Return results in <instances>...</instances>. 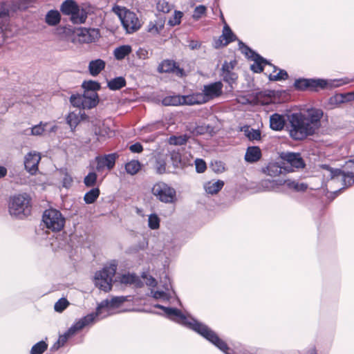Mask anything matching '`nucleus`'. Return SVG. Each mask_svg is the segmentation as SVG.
Returning a JSON list of instances; mask_svg holds the SVG:
<instances>
[{
	"instance_id": "59",
	"label": "nucleus",
	"mask_w": 354,
	"mask_h": 354,
	"mask_svg": "<svg viewBox=\"0 0 354 354\" xmlns=\"http://www.w3.org/2000/svg\"><path fill=\"white\" fill-rule=\"evenodd\" d=\"M129 149L133 153H141L143 151V147L140 142H136L131 145Z\"/></svg>"
},
{
	"instance_id": "55",
	"label": "nucleus",
	"mask_w": 354,
	"mask_h": 354,
	"mask_svg": "<svg viewBox=\"0 0 354 354\" xmlns=\"http://www.w3.org/2000/svg\"><path fill=\"white\" fill-rule=\"evenodd\" d=\"M45 126H46V124L42 126L41 123H40L39 124L34 126L32 128V129H31V134L34 135V136H40V135H41L44 132V131H45V129H44Z\"/></svg>"
},
{
	"instance_id": "32",
	"label": "nucleus",
	"mask_w": 354,
	"mask_h": 354,
	"mask_svg": "<svg viewBox=\"0 0 354 354\" xmlns=\"http://www.w3.org/2000/svg\"><path fill=\"white\" fill-rule=\"evenodd\" d=\"M120 281L124 284H134L137 287H141L142 285L139 277L134 274H123L120 279Z\"/></svg>"
},
{
	"instance_id": "50",
	"label": "nucleus",
	"mask_w": 354,
	"mask_h": 354,
	"mask_svg": "<svg viewBox=\"0 0 354 354\" xmlns=\"http://www.w3.org/2000/svg\"><path fill=\"white\" fill-rule=\"evenodd\" d=\"M207 11V8L203 5H199L196 6L194 10V14L192 15V17L195 20H198L201 19L203 15H205Z\"/></svg>"
},
{
	"instance_id": "51",
	"label": "nucleus",
	"mask_w": 354,
	"mask_h": 354,
	"mask_svg": "<svg viewBox=\"0 0 354 354\" xmlns=\"http://www.w3.org/2000/svg\"><path fill=\"white\" fill-rule=\"evenodd\" d=\"M68 305L69 302L66 299L61 298L55 303L54 308L55 311L61 313L64 310Z\"/></svg>"
},
{
	"instance_id": "57",
	"label": "nucleus",
	"mask_w": 354,
	"mask_h": 354,
	"mask_svg": "<svg viewBox=\"0 0 354 354\" xmlns=\"http://www.w3.org/2000/svg\"><path fill=\"white\" fill-rule=\"evenodd\" d=\"M212 167L216 173H222L225 171V165L221 161H216L214 163H212Z\"/></svg>"
},
{
	"instance_id": "36",
	"label": "nucleus",
	"mask_w": 354,
	"mask_h": 354,
	"mask_svg": "<svg viewBox=\"0 0 354 354\" xmlns=\"http://www.w3.org/2000/svg\"><path fill=\"white\" fill-rule=\"evenodd\" d=\"M126 86V80L123 77H118L108 82V87L112 91L119 90Z\"/></svg>"
},
{
	"instance_id": "19",
	"label": "nucleus",
	"mask_w": 354,
	"mask_h": 354,
	"mask_svg": "<svg viewBox=\"0 0 354 354\" xmlns=\"http://www.w3.org/2000/svg\"><path fill=\"white\" fill-rule=\"evenodd\" d=\"M41 160V156L39 153H28L24 160V166L26 169L31 174H35L38 170V164Z\"/></svg>"
},
{
	"instance_id": "26",
	"label": "nucleus",
	"mask_w": 354,
	"mask_h": 354,
	"mask_svg": "<svg viewBox=\"0 0 354 354\" xmlns=\"http://www.w3.org/2000/svg\"><path fill=\"white\" fill-rule=\"evenodd\" d=\"M351 101H354V91L346 93L336 94L329 99V102L331 104H339Z\"/></svg>"
},
{
	"instance_id": "6",
	"label": "nucleus",
	"mask_w": 354,
	"mask_h": 354,
	"mask_svg": "<svg viewBox=\"0 0 354 354\" xmlns=\"http://www.w3.org/2000/svg\"><path fill=\"white\" fill-rule=\"evenodd\" d=\"M151 194L162 203L174 204L177 201L176 189L163 181H158L151 187Z\"/></svg>"
},
{
	"instance_id": "8",
	"label": "nucleus",
	"mask_w": 354,
	"mask_h": 354,
	"mask_svg": "<svg viewBox=\"0 0 354 354\" xmlns=\"http://www.w3.org/2000/svg\"><path fill=\"white\" fill-rule=\"evenodd\" d=\"M45 226L53 232L61 231L65 224V218L62 213L55 209H46L42 216Z\"/></svg>"
},
{
	"instance_id": "18",
	"label": "nucleus",
	"mask_w": 354,
	"mask_h": 354,
	"mask_svg": "<svg viewBox=\"0 0 354 354\" xmlns=\"http://www.w3.org/2000/svg\"><path fill=\"white\" fill-rule=\"evenodd\" d=\"M98 313L88 314L82 319H80L78 322H77L73 326H71L65 333L68 335L69 337L75 335L77 331L82 330L85 326L92 323L95 317L97 316Z\"/></svg>"
},
{
	"instance_id": "21",
	"label": "nucleus",
	"mask_w": 354,
	"mask_h": 354,
	"mask_svg": "<svg viewBox=\"0 0 354 354\" xmlns=\"http://www.w3.org/2000/svg\"><path fill=\"white\" fill-rule=\"evenodd\" d=\"M262 158V152L259 147L251 146L246 149L245 160L249 163L257 162Z\"/></svg>"
},
{
	"instance_id": "5",
	"label": "nucleus",
	"mask_w": 354,
	"mask_h": 354,
	"mask_svg": "<svg viewBox=\"0 0 354 354\" xmlns=\"http://www.w3.org/2000/svg\"><path fill=\"white\" fill-rule=\"evenodd\" d=\"M329 174L328 178L330 180L342 181L345 187H350L354 184V160L346 162L342 169H333L329 166H325Z\"/></svg>"
},
{
	"instance_id": "15",
	"label": "nucleus",
	"mask_w": 354,
	"mask_h": 354,
	"mask_svg": "<svg viewBox=\"0 0 354 354\" xmlns=\"http://www.w3.org/2000/svg\"><path fill=\"white\" fill-rule=\"evenodd\" d=\"M223 84L221 82H216L204 86L203 90V95L204 99L207 100V102L209 100L219 97L222 94Z\"/></svg>"
},
{
	"instance_id": "40",
	"label": "nucleus",
	"mask_w": 354,
	"mask_h": 354,
	"mask_svg": "<svg viewBox=\"0 0 354 354\" xmlns=\"http://www.w3.org/2000/svg\"><path fill=\"white\" fill-rule=\"evenodd\" d=\"M141 168L140 163L138 160H131L125 165L126 171L131 174L134 175L137 174Z\"/></svg>"
},
{
	"instance_id": "7",
	"label": "nucleus",
	"mask_w": 354,
	"mask_h": 354,
	"mask_svg": "<svg viewBox=\"0 0 354 354\" xmlns=\"http://www.w3.org/2000/svg\"><path fill=\"white\" fill-rule=\"evenodd\" d=\"M116 270V265L111 264L96 272L94 277L95 286L104 292L111 291L113 287V278L115 274Z\"/></svg>"
},
{
	"instance_id": "44",
	"label": "nucleus",
	"mask_w": 354,
	"mask_h": 354,
	"mask_svg": "<svg viewBox=\"0 0 354 354\" xmlns=\"http://www.w3.org/2000/svg\"><path fill=\"white\" fill-rule=\"evenodd\" d=\"M245 134L247 136V138L251 141L260 140L261 138V131L259 129H249L248 128V129L245 131Z\"/></svg>"
},
{
	"instance_id": "1",
	"label": "nucleus",
	"mask_w": 354,
	"mask_h": 354,
	"mask_svg": "<svg viewBox=\"0 0 354 354\" xmlns=\"http://www.w3.org/2000/svg\"><path fill=\"white\" fill-rule=\"evenodd\" d=\"M323 111L313 109L307 113H293L288 115L286 129L290 137L295 141H301L314 135L320 127Z\"/></svg>"
},
{
	"instance_id": "45",
	"label": "nucleus",
	"mask_w": 354,
	"mask_h": 354,
	"mask_svg": "<svg viewBox=\"0 0 354 354\" xmlns=\"http://www.w3.org/2000/svg\"><path fill=\"white\" fill-rule=\"evenodd\" d=\"M160 218L156 214H151L149 216L148 225L151 230H157L160 227Z\"/></svg>"
},
{
	"instance_id": "53",
	"label": "nucleus",
	"mask_w": 354,
	"mask_h": 354,
	"mask_svg": "<svg viewBox=\"0 0 354 354\" xmlns=\"http://www.w3.org/2000/svg\"><path fill=\"white\" fill-rule=\"evenodd\" d=\"M196 170L198 173H203L207 169V165L204 160L197 158L195 160Z\"/></svg>"
},
{
	"instance_id": "30",
	"label": "nucleus",
	"mask_w": 354,
	"mask_h": 354,
	"mask_svg": "<svg viewBox=\"0 0 354 354\" xmlns=\"http://www.w3.org/2000/svg\"><path fill=\"white\" fill-rule=\"evenodd\" d=\"M224 186V182L221 180H218L216 182H208L205 185V189L207 193L210 194H216L220 192Z\"/></svg>"
},
{
	"instance_id": "38",
	"label": "nucleus",
	"mask_w": 354,
	"mask_h": 354,
	"mask_svg": "<svg viewBox=\"0 0 354 354\" xmlns=\"http://www.w3.org/2000/svg\"><path fill=\"white\" fill-rule=\"evenodd\" d=\"M170 159L174 167H181L183 166L182 155L179 150H173L169 152Z\"/></svg>"
},
{
	"instance_id": "34",
	"label": "nucleus",
	"mask_w": 354,
	"mask_h": 354,
	"mask_svg": "<svg viewBox=\"0 0 354 354\" xmlns=\"http://www.w3.org/2000/svg\"><path fill=\"white\" fill-rule=\"evenodd\" d=\"M183 95L167 96L163 98L162 102L165 106H179L184 105L183 103Z\"/></svg>"
},
{
	"instance_id": "35",
	"label": "nucleus",
	"mask_w": 354,
	"mask_h": 354,
	"mask_svg": "<svg viewBox=\"0 0 354 354\" xmlns=\"http://www.w3.org/2000/svg\"><path fill=\"white\" fill-rule=\"evenodd\" d=\"M100 194V191L98 187L93 188L84 194V201L86 204H92L95 202Z\"/></svg>"
},
{
	"instance_id": "12",
	"label": "nucleus",
	"mask_w": 354,
	"mask_h": 354,
	"mask_svg": "<svg viewBox=\"0 0 354 354\" xmlns=\"http://www.w3.org/2000/svg\"><path fill=\"white\" fill-rule=\"evenodd\" d=\"M327 84L324 80L299 78L295 81L294 87L297 91H318L325 88Z\"/></svg>"
},
{
	"instance_id": "39",
	"label": "nucleus",
	"mask_w": 354,
	"mask_h": 354,
	"mask_svg": "<svg viewBox=\"0 0 354 354\" xmlns=\"http://www.w3.org/2000/svg\"><path fill=\"white\" fill-rule=\"evenodd\" d=\"M286 183L288 188L296 192H305L308 189V185L304 183L288 180L286 181Z\"/></svg>"
},
{
	"instance_id": "43",
	"label": "nucleus",
	"mask_w": 354,
	"mask_h": 354,
	"mask_svg": "<svg viewBox=\"0 0 354 354\" xmlns=\"http://www.w3.org/2000/svg\"><path fill=\"white\" fill-rule=\"evenodd\" d=\"M84 88V91L90 92V93H96V91L100 88V85L98 82L90 80L88 82H84L82 84Z\"/></svg>"
},
{
	"instance_id": "14",
	"label": "nucleus",
	"mask_w": 354,
	"mask_h": 354,
	"mask_svg": "<svg viewBox=\"0 0 354 354\" xmlns=\"http://www.w3.org/2000/svg\"><path fill=\"white\" fill-rule=\"evenodd\" d=\"M157 71L159 73H175L177 76L185 75L184 69L180 68L177 62L172 59H164L158 65Z\"/></svg>"
},
{
	"instance_id": "46",
	"label": "nucleus",
	"mask_w": 354,
	"mask_h": 354,
	"mask_svg": "<svg viewBox=\"0 0 354 354\" xmlns=\"http://www.w3.org/2000/svg\"><path fill=\"white\" fill-rule=\"evenodd\" d=\"M97 175L95 172H89L84 179V183L87 187H93L97 182Z\"/></svg>"
},
{
	"instance_id": "9",
	"label": "nucleus",
	"mask_w": 354,
	"mask_h": 354,
	"mask_svg": "<svg viewBox=\"0 0 354 354\" xmlns=\"http://www.w3.org/2000/svg\"><path fill=\"white\" fill-rule=\"evenodd\" d=\"M284 173H290L295 169H303L306 164L299 153L281 152L279 155Z\"/></svg>"
},
{
	"instance_id": "28",
	"label": "nucleus",
	"mask_w": 354,
	"mask_h": 354,
	"mask_svg": "<svg viewBox=\"0 0 354 354\" xmlns=\"http://www.w3.org/2000/svg\"><path fill=\"white\" fill-rule=\"evenodd\" d=\"M164 27L165 21L159 19L153 21H149L147 27V32L153 36H156L160 34Z\"/></svg>"
},
{
	"instance_id": "27",
	"label": "nucleus",
	"mask_w": 354,
	"mask_h": 354,
	"mask_svg": "<svg viewBox=\"0 0 354 354\" xmlns=\"http://www.w3.org/2000/svg\"><path fill=\"white\" fill-rule=\"evenodd\" d=\"M105 66V62L101 59L92 60L88 64L89 73L93 77L97 76L104 69Z\"/></svg>"
},
{
	"instance_id": "24",
	"label": "nucleus",
	"mask_w": 354,
	"mask_h": 354,
	"mask_svg": "<svg viewBox=\"0 0 354 354\" xmlns=\"http://www.w3.org/2000/svg\"><path fill=\"white\" fill-rule=\"evenodd\" d=\"M126 298L124 297H113L111 299H105L103 300L98 306L97 310H99L101 308H118L120 307L124 301H126Z\"/></svg>"
},
{
	"instance_id": "58",
	"label": "nucleus",
	"mask_w": 354,
	"mask_h": 354,
	"mask_svg": "<svg viewBox=\"0 0 354 354\" xmlns=\"http://www.w3.org/2000/svg\"><path fill=\"white\" fill-rule=\"evenodd\" d=\"M167 164L165 160L157 161L156 172L159 174H162L166 172Z\"/></svg>"
},
{
	"instance_id": "25",
	"label": "nucleus",
	"mask_w": 354,
	"mask_h": 354,
	"mask_svg": "<svg viewBox=\"0 0 354 354\" xmlns=\"http://www.w3.org/2000/svg\"><path fill=\"white\" fill-rule=\"evenodd\" d=\"M286 125L285 118L283 115L274 113L270 117V127L274 131H281Z\"/></svg>"
},
{
	"instance_id": "42",
	"label": "nucleus",
	"mask_w": 354,
	"mask_h": 354,
	"mask_svg": "<svg viewBox=\"0 0 354 354\" xmlns=\"http://www.w3.org/2000/svg\"><path fill=\"white\" fill-rule=\"evenodd\" d=\"M222 76L223 81L230 86L236 83L238 79V75L233 71L222 72Z\"/></svg>"
},
{
	"instance_id": "20",
	"label": "nucleus",
	"mask_w": 354,
	"mask_h": 354,
	"mask_svg": "<svg viewBox=\"0 0 354 354\" xmlns=\"http://www.w3.org/2000/svg\"><path fill=\"white\" fill-rule=\"evenodd\" d=\"M261 171L264 174L272 177H276L279 176L281 174L284 173L281 162H280V163L277 162H270L266 167L262 168Z\"/></svg>"
},
{
	"instance_id": "33",
	"label": "nucleus",
	"mask_w": 354,
	"mask_h": 354,
	"mask_svg": "<svg viewBox=\"0 0 354 354\" xmlns=\"http://www.w3.org/2000/svg\"><path fill=\"white\" fill-rule=\"evenodd\" d=\"M131 53V47L129 45H123L116 48L113 54L116 59L122 60Z\"/></svg>"
},
{
	"instance_id": "48",
	"label": "nucleus",
	"mask_w": 354,
	"mask_h": 354,
	"mask_svg": "<svg viewBox=\"0 0 354 354\" xmlns=\"http://www.w3.org/2000/svg\"><path fill=\"white\" fill-rule=\"evenodd\" d=\"M66 121L71 129H75L80 122L79 116L75 113L71 112L66 117Z\"/></svg>"
},
{
	"instance_id": "62",
	"label": "nucleus",
	"mask_w": 354,
	"mask_h": 354,
	"mask_svg": "<svg viewBox=\"0 0 354 354\" xmlns=\"http://www.w3.org/2000/svg\"><path fill=\"white\" fill-rule=\"evenodd\" d=\"M7 169L3 166H0V178L5 177L7 175Z\"/></svg>"
},
{
	"instance_id": "63",
	"label": "nucleus",
	"mask_w": 354,
	"mask_h": 354,
	"mask_svg": "<svg viewBox=\"0 0 354 354\" xmlns=\"http://www.w3.org/2000/svg\"><path fill=\"white\" fill-rule=\"evenodd\" d=\"M149 286H156V281L154 278H153L152 277H150V279H149Z\"/></svg>"
},
{
	"instance_id": "61",
	"label": "nucleus",
	"mask_w": 354,
	"mask_h": 354,
	"mask_svg": "<svg viewBox=\"0 0 354 354\" xmlns=\"http://www.w3.org/2000/svg\"><path fill=\"white\" fill-rule=\"evenodd\" d=\"M165 296V292L164 291L157 290L153 293V297L156 299L162 298Z\"/></svg>"
},
{
	"instance_id": "47",
	"label": "nucleus",
	"mask_w": 354,
	"mask_h": 354,
	"mask_svg": "<svg viewBox=\"0 0 354 354\" xmlns=\"http://www.w3.org/2000/svg\"><path fill=\"white\" fill-rule=\"evenodd\" d=\"M83 95H72L70 97V102L73 106L84 109Z\"/></svg>"
},
{
	"instance_id": "13",
	"label": "nucleus",
	"mask_w": 354,
	"mask_h": 354,
	"mask_svg": "<svg viewBox=\"0 0 354 354\" xmlns=\"http://www.w3.org/2000/svg\"><path fill=\"white\" fill-rule=\"evenodd\" d=\"M236 39V35L233 32L229 25L225 22L222 34L218 38L214 39L213 46L215 48L219 49L227 46Z\"/></svg>"
},
{
	"instance_id": "64",
	"label": "nucleus",
	"mask_w": 354,
	"mask_h": 354,
	"mask_svg": "<svg viewBox=\"0 0 354 354\" xmlns=\"http://www.w3.org/2000/svg\"><path fill=\"white\" fill-rule=\"evenodd\" d=\"M82 41H84V42H86V43H89V42H91V41H92V39L88 37V38H86V39H84L82 40Z\"/></svg>"
},
{
	"instance_id": "49",
	"label": "nucleus",
	"mask_w": 354,
	"mask_h": 354,
	"mask_svg": "<svg viewBox=\"0 0 354 354\" xmlns=\"http://www.w3.org/2000/svg\"><path fill=\"white\" fill-rule=\"evenodd\" d=\"M239 46L241 53L245 54L248 59H250L257 54L255 51L252 50L249 46L241 41L239 42Z\"/></svg>"
},
{
	"instance_id": "56",
	"label": "nucleus",
	"mask_w": 354,
	"mask_h": 354,
	"mask_svg": "<svg viewBox=\"0 0 354 354\" xmlns=\"http://www.w3.org/2000/svg\"><path fill=\"white\" fill-rule=\"evenodd\" d=\"M236 62L235 60L227 62H225L222 66V72L232 71Z\"/></svg>"
},
{
	"instance_id": "54",
	"label": "nucleus",
	"mask_w": 354,
	"mask_h": 354,
	"mask_svg": "<svg viewBox=\"0 0 354 354\" xmlns=\"http://www.w3.org/2000/svg\"><path fill=\"white\" fill-rule=\"evenodd\" d=\"M157 8L160 12L168 13L171 10V5L165 1H160L157 3Z\"/></svg>"
},
{
	"instance_id": "10",
	"label": "nucleus",
	"mask_w": 354,
	"mask_h": 354,
	"mask_svg": "<svg viewBox=\"0 0 354 354\" xmlns=\"http://www.w3.org/2000/svg\"><path fill=\"white\" fill-rule=\"evenodd\" d=\"M60 10L63 15H71L73 24H83L87 17L83 10L80 12L79 6L74 0H65L60 6Z\"/></svg>"
},
{
	"instance_id": "17",
	"label": "nucleus",
	"mask_w": 354,
	"mask_h": 354,
	"mask_svg": "<svg viewBox=\"0 0 354 354\" xmlns=\"http://www.w3.org/2000/svg\"><path fill=\"white\" fill-rule=\"evenodd\" d=\"M269 68L267 69L265 75L268 76L271 82L286 80L288 78V74L283 69H279L276 66L269 62L268 64Z\"/></svg>"
},
{
	"instance_id": "41",
	"label": "nucleus",
	"mask_w": 354,
	"mask_h": 354,
	"mask_svg": "<svg viewBox=\"0 0 354 354\" xmlns=\"http://www.w3.org/2000/svg\"><path fill=\"white\" fill-rule=\"evenodd\" d=\"M48 348V344L44 341H40L32 346L30 354H42Z\"/></svg>"
},
{
	"instance_id": "60",
	"label": "nucleus",
	"mask_w": 354,
	"mask_h": 354,
	"mask_svg": "<svg viewBox=\"0 0 354 354\" xmlns=\"http://www.w3.org/2000/svg\"><path fill=\"white\" fill-rule=\"evenodd\" d=\"M68 338H69V337L66 333H64V335H59L58 341H57V344H59L58 346H64V344L68 339Z\"/></svg>"
},
{
	"instance_id": "2",
	"label": "nucleus",
	"mask_w": 354,
	"mask_h": 354,
	"mask_svg": "<svg viewBox=\"0 0 354 354\" xmlns=\"http://www.w3.org/2000/svg\"><path fill=\"white\" fill-rule=\"evenodd\" d=\"M156 307L162 309L167 317L171 320L186 326L197 332L225 354H232L230 353V349L227 343L221 339L218 335L207 326L195 319L189 320L179 309L165 307L161 305H157Z\"/></svg>"
},
{
	"instance_id": "31",
	"label": "nucleus",
	"mask_w": 354,
	"mask_h": 354,
	"mask_svg": "<svg viewBox=\"0 0 354 354\" xmlns=\"http://www.w3.org/2000/svg\"><path fill=\"white\" fill-rule=\"evenodd\" d=\"M46 23L49 26H56L61 20V15L57 10H51L46 15Z\"/></svg>"
},
{
	"instance_id": "16",
	"label": "nucleus",
	"mask_w": 354,
	"mask_h": 354,
	"mask_svg": "<svg viewBox=\"0 0 354 354\" xmlns=\"http://www.w3.org/2000/svg\"><path fill=\"white\" fill-rule=\"evenodd\" d=\"M117 157L118 156L115 153L97 156L95 159L97 164L96 170L97 171H101L106 167L109 170L112 169L115 166Z\"/></svg>"
},
{
	"instance_id": "23",
	"label": "nucleus",
	"mask_w": 354,
	"mask_h": 354,
	"mask_svg": "<svg viewBox=\"0 0 354 354\" xmlns=\"http://www.w3.org/2000/svg\"><path fill=\"white\" fill-rule=\"evenodd\" d=\"M202 93H195L191 95H183V103L184 105L201 104L207 102V100L204 99Z\"/></svg>"
},
{
	"instance_id": "22",
	"label": "nucleus",
	"mask_w": 354,
	"mask_h": 354,
	"mask_svg": "<svg viewBox=\"0 0 354 354\" xmlns=\"http://www.w3.org/2000/svg\"><path fill=\"white\" fill-rule=\"evenodd\" d=\"M250 59L252 60L254 63L251 64L250 69L254 73H261L263 71L264 67L268 66L269 62L261 57L259 54L255 55L254 57H251Z\"/></svg>"
},
{
	"instance_id": "11",
	"label": "nucleus",
	"mask_w": 354,
	"mask_h": 354,
	"mask_svg": "<svg viewBox=\"0 0 354 354\" xmlns=\"http://www.w3.org/2000/svg\"><path fill=\"white\" fill-rule=\"evenodd\" d=\"M119 17L128 33H133L140 28V21L135 12L124 8L119 13Z\"/></svg>"
},
{
	"instance_id": "52",
	"label": "nucleus",
	"mask_w": 354,
	"mask_h": 354,
	"mask_svg": "<svg viewBox=\"0 0 354 354\" xmlns=\"http://www.w3.org/2000/svg\"><path fill=\"white\" fill-rule=\"evenodd\" d=\"M183 16V13L181 11L176 10L174 12L173 18L169 19V24L172 26L179 25L181 22V19H182Z\"/></svg>"
},
{
	"instance_id": "29",
	"label": "nucleus",
	"mask_w": 354,
	"mask_h": 354,
	"mask_svg": "<svg viewBox=\"0 0 354 354\" xmlns=\"http://www.w3.org/2000/svg\"><path fill=\"white\" fill-rule=\"evenodd\" d=\"M84 109H92L98 104V95L97 93H90V92L84 91Z\"/></svg>"
},
{
	"instance_id": "3",
	"label": "nucleus",
	"mask_w": 354,
	"mask_h": 354,
	"mask_svg": "<svg viewBox=\"0 0 354 354\" xmlns=\"http://www.w3.org/2000/svg\"><path fill=\"white\" fill-rule=\"evenodd\" d=\"M37 0H11L8 2H0V46L7 38L14 35L12 27L9 24L10 11L25 10L32 6Z\"/></svg>"
},
{
	"instance_id": "4",
	"label": "nucleus",
	"mask_w": 354,
	"mask_h": 354,
	"mask_svg": "<svg viewBox=\"0 0 354 354\" xmlns=\"http://www.w3.org/2000/svg\"><path fill=\"white\" fill-rule=\"evenodd\" d=\"M32 198L26 193L11 196L8 201V212L11 216L24 218L31 214Z\"/></svg>"
},
{
	"instance_id": "37",
	"label": "nucleus",
	"mask_w": 354,
	"mask_h": 354,
	"mask_svg": "<svg viewBox=\"0 0 354 354\" xmlns=\"http://www.w3.org/2000/svg\"><path fill=\"white\" fill-rule=\"evenodd\" d=\"M190 136L187 134L180 135V136H171L169 137L168 140V142L169 145H184L189 140Z\"/></svg>"
}]
</instances>
